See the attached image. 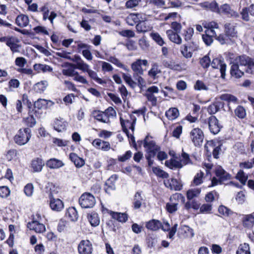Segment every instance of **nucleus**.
Returning a JSON list of instances; mask_svg holds the SVG:
<instances>
[{
	"mask_svg": "<svg viewBox=\"0 0 254 254\" xmlns=\"http://www.w3.org/2000/svg\"><path fill=\"white\" fill-rule=\"evenodd\" d=\"M31 137V130L28 127L20 128L15 135L14 140L19 145L26 144Z\"/></svg>",
	"mask_w": 254,
	"mask_h": 254,
	"instance_id": "7ed1b4c3",
	"label": "nucleus"
},
{
	"mask_svg": "<svg viewBox=\"0 0 254 254\" xmlns=\"http://www.w3.org/2000/svg\"><path fill=\"white\" fill-rule=\"evenodd\" d=\"M242 222L245 227L251 228L254 225V216L252 214L244 215Z\"/></svg>",
	"mask_w": 254,
	"mask_h": 254,
	"instance_id": "bb28decb",
	"label": "nucleus"
},
{
	"mask_svg": "<svg viewBox=\"0 0 254 254\" xmlns=\"http://www.w3.org/2000/svg\"><path fill=\"white\" fill-rule=\"evenodd\" d=\"M204 176V173L202 172H200L196 174L193 180V184L198 186L202 183V178Z\"/></svg>",
	"mask_w": 254,
	"mask_h": 254,
	"instance_id": "4d7b16f0",
	"label": "nucleus"
},
{
	"mask_svg": "<svg viewBox=\"0 0 254 254\" xmlns=\"http://www.w3.org/2000/svg\"><path fill=\"white\" fill-rule=\"evenodd\" d=\"M17 25L21 27H24L29 23V18L27 16L21 14L18 15L15 20Z\"/></svg>",
	"mask_w": 254,
	"mask_h": 254,
	"instance_id": "7c9ffc66",
	"label": "nucleus"
},
{
	"mask_svg": "<svg viewBox=\"0 0 254 254\" xmlns=\"http://www.w3.org/2000/svg\"><path fill=\"white\" fill-rule=\"evenodd\" d=\"M119 34L123 37L132 38L135 36L134 32L131 30H124L119 32Z\"/></svg>",
	"mask_w": 254,
	"mask_h": 254,
	"instance_id": "0e129e2a",
	"label": "nucleus"
},
{
	"mask_svg": "<svg viewBox=\"0 0 254 254\" xmlns=\"http://www.w3.org/2000/svg\"><path fill=\"white\" fill-rule=\"evenodd\" d=\"M223 107V104L220 101H216L210 105L207 108V112L210 115H213L217 112L220 108Z\"/></svg>",
	"mask_w": 254,
	"mask_h": 254,
	"instance_id": "c85d7f7f",
	"label": "nucleus"
},
{
	"mask_svg": "<svg viewBox=\"0 0 254 254\" xmlns=\"http://www.w3.org/2000/svg\"><path fill=\"white\" fill-rule=\"evenodd\" d=\"M235 114L239 118H244L246 116L245 109L242 106H238L235 110Z\"/></svg>",
	"mask_w": 254,
	"mask_h": 254,
	"instance_id": "3c124183",
	"label": "nucleus"
},
{
	"mask_svg": "<svg viewBox=\"0 0 254 254\" xmlns=\"http://www.w3.org/2000/svg\"><path fill=\"white\" fill-rule=\"evenodd\" d=\"M48 85L47 81H41L34 85V89L37 92L41 93L46 89Z\"/></svg>",
	"mask_w": 254,
	"mask_h": 254,
	"instance_id": "c03bdc74",
	"label": "nucleus"
},
{
	"mask_svg": "<svg viewBox=\"0 0 254 254\" xmlns=\"http://www.w3.org/2000/svg\"><path fill=\"white\" fill-rule=\"evenodd\" d=\"M54 104V103L51 100H47L43 99H39L35 102L34 106L35 108L42 109L51 107Z\"/></svg>",
	"mask_w": 254,
	"mask_h": 254,
	"instance_id": "412c9836",
	"label": "nucleus"
},
{
	"mask_svg": "<svg viewBox=\"0 0 254 254\" xmlns=\"http://www.w3.org/2000/svg\"><path fill=\"white\" fill-rule=\"evenodd\" d=\"M210 60L209 57L205 56L200 60V64L203 68H207L210 65Z\"/></svg>",
	"mask_w": 254,
	"mask_h": 254,
	"instance_id": "774afa93",
	"label": "nucleus"
},
{
	"mask_svg": "<svg viewBox=\"0 0 254 254\" xmlns=\"http://www.w3.org/2000/svg\"><path fill=\"white\" fill-rule=\"evenodd\" d=\"M211 65L214 68H219L221 73V77L224 79L225 77L226 64L223 60L215 58L213 60Z\"/></svg>",
	"mask_w": 254,
	"mask_h": 254,
	"instance_id": "9d476101",
	"label": "nucleus"
},
{
	"mask_svg": "<svg viewBox=\"0 0 254 254\" xmlns=\"http://www.w3.org/2000/svg\"><path fill=\"white\" fill-rule=\"evenodd\" d=\"M10 193L9 188L6 186L0 187V197L2 198L7 197Z\"/></svg>",
	"mask_w": 254,
	"mask_h": 254,
	"instance_id": "bf43d9fd",
	"label": "nucleus"
},
{
	"mask_svg": "<svg viewBox=\"0 0 254 254\" xmlns=\"http://www.w3.org/2000/svg\"><path fill=\"white\" fill-rule=\"evenodd\" d=\"M181 156L182 159L180 161L183 164V166L187 165L190 162V156L188 153L183 151Z\"/></svg>",
	"mask_w": 254,
	"mask_h": 254,
	"instance_id": "338daca9",
	"label": "nucleus"
},
{
	"mask_svg": "<svg viewBox=\"0 0 254 254\" xmlns=\"http://www.w3.org/2000/svg\"><path fill=\"white\" fill-rule=\"evenodd\" d=\"M142 0H128L126 2L125 7L127 9L135 8L138 6Z\"/></svg>",
	"mask_w": 254,
	"mask_h": 254,
	"instance_id": "a18cd8bd",
	"label": "nucleus"
},
{
	"mask_svg": "<svg viewBox=\"0 0 254 254\" xmlns=\"http://www.w3.org/2000/svg\"><path fill=\"white\" fill-rule=\"evenodd\" d=\"M249 13L252 16L254 17V4H252L249 7H244L242 9V11L240 12L241 18L245 21H250L251 19L249 14Z\"/></svg>",
	"mask_w": 254,
	"mask_h": 254,
	"instance_id": "ddd939ff",
	"label": "nucleus"
},
{
	"mask_svg": "<svg viewBox=\"0 0 254 254\" xmlns=\"http://www.w3.org/2000/svg\"><path fill=\"white\" fill-rule=\"evenodd\" d=\"M139 13H130L126 18L127 23L130 26H133L138 22L139 20Z\"/></svg>",
	"mask_w": 254,
	"mask_h": 254,
	"instance_id": "72a5a7b5",
	"label": "nucleus"
},
{
	"mask_svg": "<svg viewBox=\"0 0 254 254\" xmlns=\"http://www.w3.org/2000/svg\"><path fill=\"white\" fill-rule=\"evenodd\" d=\"M161 73V70L157 63L151 64V68L148 72V76L152 79H155L158 77V74Z\"/></svg>",
	"mask_w": 254,
	"mask_h": 254,
	"instance_id": "b1692460",
	"label": "nucleus"
},
{
	"mask_svg": "<svg viewBox=\"0 0 254 254\" xmlns=\"http://www.w3.org/2000/svg\"><path fill=\"white\" fill-rule=\"evenodd\" d=\"M65 216L70 221H76L78 218V214L76 210L74 207L69 208L66 211Z\"/></svg>",
	"mask_w": 254,
	"mask_h": 254,
	"instance_id": "c9c22d12",
	"label": "nucleus"
},
{
	"mask_svg": "<svg viewBox=\"0 0 254 254\" xmlns=\"http://www.w3.org/2000/svg\"><path fill=\"white\" fill-rule=\"evenodd\" d=\"M182 0H168V4L169 7L178 8L183 5Z\"/></svg>",
	"mask_w": 254,
	"mask_h": 254,
	"instance_id": "5fc2aeb1",
	"label": "nucleus"
},
{
	"mask_svg": "<svg viewBox=\"0 0 254 254\" xmlns=\"http://www.w3.org/2000/svg\"><path fill=\"white\" fill-rule=\"evenodd\" d=\"M153 172L157 176L162 178H167L169 174L159 167H152Z\"/></svg>",
	"mask_w": 254,
	"mask_h": 254,
	"instance_id": "de8ad7c7",
	"label": "nucleus"
},
{
	"mask_svg": "<svg viewBox=\"0 0 254 254\" xmlns=\"http://www.w3.org/2000/svg\"><path fill=\"white\" fill-rule=\"evenodd\" d=\"M152 27L144 21H139L136 25V29L138 33H145L150 31Z\"/></svg>",
	"mask_w": 254,
	"mask_h": 254,
	"instance_id": "a878e982",
	"label": "nucleus"
},
{
	"mask_svg": "<svg viewBox=\"0 0 254 254\" xmlns=\"http://www.w3.org/2000/svg\"><path fill=\"white\" fill-rule=\"evenodd\" d=\"M115 114V111L112 107L108 108L104 112L94 111L92 113L95 120L106 124L110 123V116H114Z\"/></svg>",
	"mask_w": 254,
	"mask_h": 254,
	"instance_id": "20e7f679",
	"label": "nucleus"
},
{
	"mask_svg": "<svg viewBox=\"0 0 254 254\" xmlns=\"http://www.w3.org/2000/svg\"><path fill=\"white\" fill-rule=\"evenodd\" d=\"M245 69L241 68L238 64H233L231 67L230 73L232 76L236 78H240L243 75Z\"/></svg>",
	"mask_w": 254,
	"mask_h": 254,
	"instance_id": "4be33fe9",
	"label": "nucleus"
},
{
	"mask_svg": "<svg viewBox=\"0 0 254 254\" xmlns=\"http://www.w3.org/2000/svg\"><path fill=\"white\" fill-rule=\"evenodd\" d=\"M120 119L124 132L129 138L128 129H131L132 132L134 131V125L136 121V117L133 115L128 114L127 116H125V119H124L123 117H120Z\"/></svg>",
	"mask_w": 254,
	"mask_h": 254,
	"instance_id": "f03ea898",
	"label": "nucleus"
},
{
	"mask_svg": "<svg viewBox=\"0 0 254 254\" xmlns=\"http://www.w3.org/2000/svg\"><path fill=\"white\" fill-rule=\"evenodd\" d=\"M162 226V223L160 221L155 219H152L147 222L146 224V227L152 231H157Z\"/></svg>",
	"mask_w": 254,
	"mask_h": 254,
	"instance_id": "c756f323",
	"label": "nucleus"
},
{
	"mask_svg": "<svg viewBox=\"0 0 254 254\" xmlns=\"http://www.w3.org/2000/svg\"><path fill=\"white\" fill-rule=\"evenodd\" d=\"M80 206L84 208H92L96 203L95 197L89 192L83 193L79 199Z\"/></svg>",
	"mask_w": 254,
	"mask_h": 254,
	"instance_id": "423d86ee",
	"label": "nucleus"
},
{
	"mask_svg": "<svg viewBox=\"0 0 254 254\" xmlns=\"http://www.w3.org/2000/svg\"><path fill=\"white\" fill-rule=\"evenodd\" d=\"M218 211L220 214L226 216H229L232 213V211L230 209L223 205L219 206Z\"/></svg>",
	"mask_w": 254,
	"mask_h": 254,
	"instance_id": "e2e57ef3",
	"label": "nucleus"
},
{
	"mask_svg": "<svg viewBox=\"0 0 254 254\" xmlns=\"http://www.w3.org/2000/svg\"><path fill=\"white\" fill-rule=\"evenodd\" d=\"M53 142L59 147H64L67 145L68 141L58 138H53Z\"/></svg>",
	"mask_w": 254,
	"mask_h": 254,
	"instance_id": "69168bd1",
	"label": "nucleus"
},
{
	"mask_svg": "<svg viewBox=\"0 0 254 254\" xmlns=\"http://www.w3.org/2000/svg\"><path fill=\"white\" fill-rule=\"evenodd\" d=\"M164 183L167 188L172 190H180L182 188V185L175 179L164 181Z\"/></svg>",
	"mask_w": 254,
	"mask_h": 254,
	"instance_id": "f3484780",
	"label": "nucleus"
},
{
	"mask_svg": "<svg viewBox=\"0 0 254 254\" xmlns=\"http://www.w3.org/2000/svg\"><path fill=\"white\" fill-rule=\"evenodd\" d=\"M237 254H251L249 244L244 243L240 245L237 251Z\"/></svg>",
	"mask_w": 254,
	"mask_h": 254,
	"instance_id": "49530a36",
	"label": "nucleus"
},
{
	"mask_svg": "<svg viewBox=\"0 0 254 254\" xmlns=\"http://www.w3.org/2000/svg\"><path fill=\"white\" fill-rule=\"evenodd\" d=\"M44 164L41 159L37 158L32 161L31 167L34 172H40L44 166Z\"/></svg>",
	"mask_w": 254,
	"mask_h": 254,
	"instance_id": "e433bc0d",
	"label": "nucleus"
},
{
	"mask_svg": "<svg viewBox=\"0 0 254 254\" xmlns=\"http://www.w3.org/2000/svg\"><path fill=\"white\" fill-rule=\"evenodd\" d=\"M50 206L56 211H60L64 208L63 202L59 198H54L52 194L50 195Z\"/></svg>",
	"mask_w": 254,
	"mask_h": 254,
	"instance_id": "f8f14e48",
	"label": "nucleus"
},
{
	"mask_svg": "<svg viewBox=\"0 0 254 254\" xmlns=\"http://www.w3.org/2000/svg\"><path fill=\"white\" fill-rule=\"evenodd\" d=\"M200 207V204L195 200L189 201L187 202L185 205V207L187 209H190V208H193L197 210Z\"/></svg>",
	"mask_w": 254,
	"mask_h": 254,
	"instance_id": "603ef678",
	"label": "nucleus"
},
{
	"mask_svg": "<svg viewBox=\"0 0 254 254\" xmlns=\"http://www.w3.org/2000/svg\"><path fill=\"white\" fill-rule=\"evenodd\" d=\"M179 116V111L176 108H171L166 112V116L170 120H174Z\"/></svg>",
	"mask_w": 254,
	"mask_h": 254,
	"instance_id": "f704fd0d",
	"label": "nucleus"
},
{
	"mask_svg": "<svg viewBox=\"0 0 254 254\" xmlns=\"http://www.w3.org/2000/svg\"><path fill=\"white\" fill-rule=\"evenodd\" d=\"M165 165L168 168L172 170H177L182 168L183 164L177 157H173L165 161Z\"/></svg>",
	"mask_w": 254,
	"mask_h": 254,
	"instance_id": "4468645a",
	"label": "nucleus"
},
{
	"mask_svg": "<svg viewBox=\"0 0 254 254\" xmlns=\"http://www.w3.org/2000/svg\"><path fill=\"white\" fill-rule=\"evenodd\" d=\"M252 59L248 57L243 56L239 58V64H238L241 68L245 69L246 72L249 74L254 73V70L252 68L251 64Z\"/></svg>",
	"mask_w": 254,
	"mask_h": 254,
	"instance_id": "6e6552de",
	"label": "nucleus"
},
{
	"mask_svg": "<svg viewBox=\"0 0 254 254\" xmlns=\"http://www.w3.org/2000/svg\"><path fill=\"white\" fill-rule=\"evenodd\" d=\"M69 159L74 163L75 166L77 168L82 167L85 164L84 160L78 157L77 154L74 153H71L69 154Z\"/></svg>",
	"mask_w": 254,
	"mask_h": 254,
	"instance_id": "cd10ccee",
	"label": "nucleus"
},
{
	"mask_svg": "<svg viewBox=\"0 0 254 254\" xmlns=\"http://www.w3.org/2000/svg\"><path fill=\"white\" fill-rule=\"evenodd\" d=\"M25 123L29 127H33L36 123L35 119L33 115H29L27 118L24 119Z\"/></svg>",
	"mask_w": 254,
	"mask_h": 254,
	"instance_id": "052dcab7",
	"label": "nucleus"
},
{
	"mask_svg": "<svg viewBox=\"0 0 254 254\" xmlns=\"http://www.w3.org/2000/svg\"><path fill=\"white\" fill-rule=\"evenodd\" d=\"M150 36L153 39V40H154L155 42L157 43L159 45L163 46L165 44V42L163 38L161 37V36L160 35L159 33H151L150 34Z\"/></svg>",
	"mask_w": 254,
	"mask_h": 254,
	"instance_id": "864d4df0",
	"label": "nucleus"
},
{
	"mask_svg": "<svg viewBox=\"0 0 254 254\" xmlns=\"http://www.w3.org/2000/svg\"><path fill=\"white\" fill-rule=\"evenodd\" d=\"M27 227L38 233H42L46 230L45 225L37 221H32L31 222H29L27 224Z\"/></svg>",
	"mask_w": 254,
	"mask_h": 254,
	"instance_id": "2eb2a0df",
	"label": "nucleus"
},
{
	"mask_svg": "<svg viewBox=\"0 0 254 254\" xmlns=\"http://www.w3.org/2000/svg\"><path fill=\"white\" fill-rule=\"evenodd\" d=\"M46 165L50 169H57L63 167L64 164L62 160L53 158L47 161Z\"/></svg>",
	"mask_w": 254,
	"mask_h": 254,
	"instance_id": "5701e85b",
	"label": "nucleus"
},
{
	"mask_svg": "<svg viewBox=\"0 0 254 254\" xmlns=\"http://www.w3.org/2000/svg\"><path fill=\"white\" fill-rule=\"evenodd\" d=\"M143 146L146 149V155H150L152 156H155L160 150V146L157 145L154 141L150 140L148 135H147L143 140Z\"/></svg>",
	"mask_w": 254,
	"mask_h": 254,
	"instance_id": "0eeeda50",
	"label": "nucleus"
},
{
	"mask_svg": "<svg viewBox=\"0 0 254 254\" xmlns=\"http://www.w3.org/2000/svg\"><path fill=\"white\" fill-rule=\"evenodd\" d=\"M88 220L93 226H97L100 223V220L97 213L91 214L88 217Z\"/></svg>",
	"mask_w": 254,
	"mask_h": 254,
	"instance_id": "09e8293b",
	"label": "nucleus"
},
{
	"mask_svg": "<svg viewBox=\"0 0 254 254\" xmlns=\"http://www.w3.org/2000/svg\"><path fill=\"white\" fill-rule=\"evenodd\" d=\"M208 124L210 131L214 134H217L222 127L218 120L214 116H211L208 119Z\"/></svg>",
	"mask_w": 254,
	"mask_h": 254,
	"instance_id": "1a4fd4ad",
	"label": "nucleus"
},
{
	"mask_svg": "<svg viewBox=\"0 0 254 254\" xmlns=\"http://www.w3.org/2000/svg\"><path fill=\"white\" fill-rule=\"evenodd\" d=\"M192 50H191L190 47H188L186 45H183L181 47V53L186 58H190L192 57Z\"/></svg>",
	"mask_w": 254,
	"mask_h": 254,
	"instance_id": "79ce46f5",
	"label": "nucleus"
},
{
	"mask_svg": "<svg viewBox=\"0 0 254 254\" xmlns=\"http://www.w3.org/2000/svg\"><path fill=\"white\" fill-rule=\"evenodd\" d=\"M220 13H222L228 17H238L239 15L238 12L232 9L229 5L224 4L220 8Z\"/></svg>",
	"mask_w": 254,
	"mask_h": 254,
	"instance_id": "a211bd4d",
	"label": "nucleus"
},
{
	"mask_svg": "<svg viewBox=\"0 0 254 254\" xmlns=\"http://www.w3.org/2000/svg\"><path fill=\"white\" fill-rule=\"evenodd\" d=\"M142 64L147 66V60L138 59L131 65V68L133 71V77L137 81L139 85H142L144 83V80L141 77L143 74V70L141 67Z\"/></svg>",
	"mask_w": 254,
	"mask_h": 254,
	"instance_id": "f257e3e1",
	"label": "nucleus"
},
{
	"mask_svg": "<svg viewBox=\"0 0 254 254\" xmlns=\"http://www.w3.org/2000/svg\"><path fill=\"white\" fill-rule=\"evenodd\" d=\"M108 61L112 64L116 65L117 66L122 68L125 70H127V66L123 64L117 58L114 57H110L108 59Z\"/></svg>",
	"mask_w": 254,
	"mask_h": 254,
	"instance_id": "6e6d98bb",
	"label": "nucleus"
},
{
	"mask_svg": "<svg viewBox=\"0 0 254 254\" xmlns=\"http://www.w3.org/2000/svg\"><path fill=\"white\" fill-rule=\"evenodd\" d=\"M190 137L195 146L200 147L202 145L204 135L201 129L198 127L193 128L190 133Z\"/></svg>",
	"mask_w": 254,
	"mask_h": 254,
	"instance_id": "39448f33",
	"label": "nucleus"
},
{
	"mask_svg": "<svg viewBox=\"0 0 254 254\" xmlns=\"http://www.w3.org/2000/svg\"><path fill=\"white\" fill-rule=\"evenodd\" d=\"M215 175L219 178L221 182H224L230 179V175L226 172L221 166H217L215 168Z\"/></svg>",
	"mask_w": 254,
	"mask_h": 254,
	"instance_id": "dca6fc26",
	"label": "nucleus"
},
{
	"mask_svg": "<svg viewBox=\"0 0 254 254\" xmlns=\"http://www.w3.org/2000/svg\"><path fill=\"white\" fill-rule=\"evenodd\" d=\"M236 177L243 185H246L248 178V175L242 170H240L238 172Z\"/></svg>",
	"mask_w": 254,
	"mask_h": 254,
	"instance_id": "37998d69",
	"label": "nucleus"
},
{
	"mask_svg": "<svg viewBox=\"0 0 254 254\" xmlns=\"http://www.w3.org/2000/svg\"><path fill=\"white\" fill-rule=\"evenodd\" d=\"M87 73L89 77H90L92 79H94L98 83L100 84L101 85H105L106 83V81L105 80H103L98 77L97 74L95 71L90 69L87 72Z\"/></svg>",
	"mask_w": 254,
	"mask_h": 254,
	"instance_id": "a19ab883",
	"label": "nucleus"
},
{
	"mask_svg": "<svg viewBox=\"0 0 254 254\" xmlns=\"http://www.w3.org/2000/svg\"><path fill=\"white\" fill-rule=\"evenodd\" d=\"M201 192V189L199 188H194L188 190L187 192V197L188 199L190 200L194 197H197Z\"/></svg>",
	"mask_w": 254,
	"mask_h": 254,
	"instance_id": "58836bf2",
	"label": "nucleus"
},
{
	"mask_svg": "<svg viewBox=\"0 0 254 254\" xmlns=\"http://www.w3.org/2000/svg\"><path fill=\"white\" fill-rule=\"evenodd\" d=\"M109 213L113 219L122 223L126 222L128 219L127 214L126 213H120L110 211Z\"/></svg>",
	"mask_w": 254,
	"mask_h": 254,
	"instance_id": "393cba45",
	"label": "nucleus"
},
{
	"mask_svg": "<svg viewBox=\"0 0 254 254\" xmlns=\"http://www.w3.org/2000/svg\"><path fill=\"white\" fill-rule=\"evenodd\" d=\"M225 32L226 35L230 37L236 36L237 32L235 30V26L230 23H226L224 25Z\"/></svg>",
	"mask_w": 254,
	"mask_h": 254,
	"instance_id": "2f4dec72",
	"label": "nucleus"
},
{
	"mask_svg": "<svg viewBox=\"0 0 254 254\" xmlns=\"http://www.w3.org/2000/svg\"><path fill=\"white\" fill-rule=\"evenodd\" d=\"M123 78L124 80L128 84L130 87H133L135 86L136 83L132 79L130 74H123Z\"/></svg>",
	"mask_w": 254,
	"mask_h": 254,
	"instance_id": "680f3d73",
	"label": "nucleus"
},
{
	"mask_svg": "<svg viewBox=\"0 0 254 254\" xmlns=\"http://www.w3.org/2000/svg\"><path fill=\"white\" fill-rule=\"evenodd\" d=\"M166 33L168 38L171 42L178 45H180L182 43V38L179 35L180 33L175 32L171 29L167 30Z\"/></svg>",
	"mask_w": 254,
	"mask_h": 254,
	"instance_id": "6ab92c4d",
	"label": "nucleus"
},
{
	"mask_svg": "<svg viewBox=\"0 0 254 254\" xmlns=\"http://www.w3.org/2000/svg\"><path fill=\"white\" fill-rule=\"evenodd\" d=\"M92 250V244L88 240H82L78 245V250L80 254H91Z\"/></svg>",
	"mask_w": 254,
	"mask_h": 254,
	"instance_id": "9b49d317",
	"label": "nucleus"
},
{
	"mask_svg": "<svg viewBox=\"0 0 254 254\" xmlns=\"http://www.w3.org/2000/svg\"><path fill=\"white\" fill-rule=\"evenodd\" d=\"M118 179L117 175H113L111 176L106 181V185L108 186V188L105 189V190L107 192L109 190H113L115 189V182Z\"/></svg>",
	"mask_w": 254,
	"mask_h": 254,
	"instance_id": "4c0bfd02",
	"label": "nucleus"
},
{
	"mask_svg": "<svg viewBox=\"0 0 254 254\" xmlns=\"http://www.w3.org/2000/svg\"><path fill=\"white\" fill-rule=\"evenodd\" d=\"M17 40L13 37L9 38L6 41V44L7 46L10 47L11 50L13 52H18V48L19 46L16 44Z\"/></svg>",
	"mask_w": 254,
	"mask_h": 254,
	"instance_id": "ea45409f",
	"label": "nucleus"
},
{
	"mask_svg": "<svg viewBox=\"0 0 254 254\" xmlns=\"http://www.w3.org/2000/svg\"><path fill=\"white\" fill-rule=\"evenodd\" d=\"M75 68L81 70L83 72H87L90 69L89 65L85 63L83 61H77Z\"/></svg>",
	"mask_w": 254,
	"mask_h": 254,
	"instance_id": "8fccbe9b",
	"label": "nucleus"
},
{
	"mask_svg": "<svg viewBox=\"0 0 254 254\" xmlns=\"http://www.w3.org/2000/svg\"><path fill=\"white\" fill-rule=\"evenodd\" d=\"M66 123L63 119H56L54 123V129L58 132H62L66 128Z\"/></svg>",
	"mask_w": 254,
	"mask_h": 254,
	"instance_id": "473e14b6",
	"label": "nucleus"
},
{
	"mask_svg": "<svg viewBox=\"0 0 254 254\" xmlns=\"http://www.w3.org/2000/svg\"><path fill=\"white\" fill-rule=\"evenodd\" d=\"M220 99L222 100L227 101L229 107V111H232L231 104H238V99L234 96L229 94H223L221 95Z\"/></svg>",
	"mask_w": 254,
	"mask_h": 254,
	"instance_id": "aec40b11",
	"label": "nucleus"
},
{
	"mask_svg": "<svg viewBox=\"0 0 254 254\" xmlns=\"http://www.w3.org/2000/svg\"><path fill=\"white\" fill-rule=\"evenodd\" d=\"M193 34V29L192 28H187L184 31V36L185 40L189 41L191 40Z\"/></svg>",
	"mask_w": 254,
	"mask_h": 254,
	"instance_id": "13d9d810",
	"label": "nucleus"
}]
</instances>
